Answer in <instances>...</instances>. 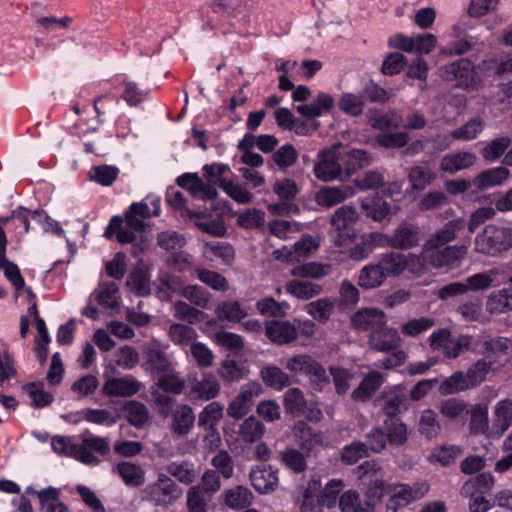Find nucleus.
Returning a JSON list of instances; mask_svg holds the SVG:
<instances>
[{
  "label": "nucleus",
  "mask_w": 512,
  "mask_h": 512,
  "mask_svg": "<svg viewBox=\"0 0 512 512\" xmlns=\"http://www.w3.org/2000/svg\"><path fill=\"white\" fill-rule=\"evenodd\" d=\"M378 237H382V235L378 233H370L369 235L362 237V240L359 243H356L349 249V257L356 261H361L369 257L374 248L373 242L376 241Z\"/></svg>",
  "instance_id": "61"
},
{
  "label": "nucleus",
  "mask_w": 512,
  "mask_h": 512,
  "mask_svg": "<svg viewBox=\"0 0 512 512\" xmlns=\"http://www.w3.org/2000/svg\"><path fill=\"white\" fill-rule=\"evenodd\" d=\"M386 276L379 263L365 265L359 273L358 285L364 289H374L380 287L385 281Z\"/></svg>",
  "instance_id": "31"
},
{
  "label": "nucleus",
  "mask_w": 512,
  "mask_h": 512,
  "mask_svg": "<svg viewBox=\"0 0 512 512\" xmlns=\"http://www.w3.org/2000/svg\"><path fill=\"white\" fill-rule=\"evenodd\" d=\"M356 329L370 331V333L387 323L385 313L378 308H364L357 311L352 319Z\"/></svg>",
  "instance_id": "19"
},
{
  "label": "nucleus",
  "mask_w": 512,
  "mask_h": 512,
  "mask_svg": "<svg viewBox=\"0 0 512 512\" xmlns=\"http://www.w3.org/2000/svg\"><path fill=\"white\" fill-rule=\"evenodd\" d=\"M358 212L352 205L339 207L331 217V225L337 232V245H343L346 241L356 237L355 223L358 220Z\"/></svg>",
  "instance_id": "8"
},
{
  "label": "nucleus",
  "mask_w": 512,
  "mask_h": 512,
  "mask_svg": "<svg viewBox=\"0 0 512 512\" xmlns=\"http://www.w3.org/2000/svg\"><path fill=\"white\" fill-rule=\"evenodd\" d=\"M181 494L178 485L164 473H159L157 480L143 490V498L156 506L172 504Z\"/></svg>",
  "instance_id": "6"
},
{
  "label": "nucleus",
  "mask_w": 512,
  "mask_h": 512,
  "mask_svg": "<svg viewBox=\"0 0 512 512\" xmlns=\"http://www.w3.org/2000/svg\"><path fill=\"white\" fill-rule=\"evenodd\" d=\"M485 122L481 117H473L462 126L454 129L457 141H471L476 139L484 130Z\"/></svg>",
  "instance_id": "48"
},
{
  "label": "nucleus",
  "mask_w": 512,
  "mask_h": 512,
  "mask_svg": "<svg viewBox=\"0 0 512 512\" xmlns=\"http://www.w3.org/2000/svg\"><path fill=\"white\" fill-rule=\"evenodd\" d=\"M444 77L455 81L457 87L469 88L476 83V73L473 63L467 58H460L444 67Z\"/></svg>",
  "instance_id": "12"
},
{
  "label": "nucleus",
  "mask_w": 512,
  "mask_h": 512,
  "mask_svg": "<svg viewBox=\"0 0 512 512\" xmlns=\"http://www.w3.org/2000/svg\"><path fill=\"white\" fill-rule=\"evenodd\" d=\"M161 212L160 198L147 196L140 202L132 203L124 213V217L115 215L104 232V236L111 239L113 236L121 244L136 243L137 249L142 252L148 244L143 233L147 227L145 222L150 217L159 216Z\"/></svg>",
  "instance_id": "1"
},
{
  "label": "nucleus",
  "mask_w": 512,
  "mask_h": 512,
  "mask_svg": "<svg viewBox=\"0 0 512 512\" xmlns=\"http://www.w3.org/2000/svg\"><path fill=\"white\" fill-rule=\"evenodd\" d=\"M387 430L386 438L391 445L399 446L407 441L406 425L397 418H389L384 422Z\"/></svg>",
  "instance_id": "51"
},
{
  "label": "nucleus",
  "mask_w": 512,
  "mask_h": 512,
  "mask_svg": "<svg viewBox=\"0 0 512 512\" xmlns=\"http://www.w3.org/2000/svg\"><path fill=\"white\" fill-rule=\"evenodd\" d=\"M369 456L368 447L364 442H352L341 450V460L347 465H352L360 459Z\"/></svg>",
  "instance_id": "63"
},
{
  "label": "nucleus",
  "mask_w": 512,
  "mask_h": 512,
  "mask_svg": "<svg viewBox=\"0 0 512 512\" xmlns=\"http://www.w3.org/2000/svg\"><path fill=\"white\" fill-rule=\"evenodd\" d=\"M250 481L260 494L273 492L279 484L278 470L271 465H259L250 471Z\"/></svg>",
  "instance_id": "17"
},
{
  "label": "nucleus",
  "mask_w": 512,
  "mask_h": 512,
  "mask_svg": "<svg viewBox=\"0 0 512 512\" xmlns=\"http://www.w3.org/2000/svg\"><path fill=\"white\" fill-rule=\"evenodd\" d=\"M319 246L318 241L311 235H303L292 246H283L274 251L275 258L285 262L300 261L311 255Z\"/></svg>",
  "instance_id": "13"
},
{
  "label": "nucleus",
  "mask_w": 512,
  "mask_h": 512,
  "mask_svg": "<svg viewBox=\"0 0 512 512\" xmlns=\"http://www.w3.org/2000/svg\"><path fill=\"white\" fill-rule=\"evenodd\" d=\"M477 157L474 153L461 151L446 154L440 161V169L449 174L470 168L475 164Z\"/></svg>",
  "instance_id": "24"
},
{
  "label": "nucleus",
  "mask_w": 512,
  "mask_h": 512,
  "mask_svg": "<svg viewBox=\"0 0 512 512\" xmlns=\"http://www.w3.org/2000/svg\"><path fill=\"white\" fill-rule=\"evenodd\" d=\"M253 499L252 492L244 486H236L224 492L225 504L233 509L248 507Z\"/></svg>",
  "instance_id": "41"
},
{
  "label": "nucleus",
  "mask_w": 512,
  "mask_h": 512,
  "mask_svg": "<svg viewBox=\"0 0 512 512\" xmlns=\"http://www.w3.org/2000/svg\"><path fill=\"white\" fill-rule=\"evenodd\" d=\"M123 411L127 421L135 426L142 427L149 419L147 407L138 401H128L123 406Z\"/></svg>",
  "instance_id": "47"
},
{
  "label": "nucleus",
  "mask_w": 512,
  "mask_h": 512,
  "mask_svg": "<svg viewBox=\"0 0 512 512\" xmlns=\"http://www.w3.org/2000/svg\"><path fill=\"white\" fill-rule=\"evenodd\" d=\"M38 499L40 503V512H55L62 504L60 501V491L54 487H47L39 491Z\"/></svg>",
  "instance_id": "64"
},
{
  "label": "nucleus",
  "mask_w": 512,
  "mask_h": 512,
  "mask_svg": "<svg viewBox=\"0 0 512 512\" xmlns=\"http://www.w3.org/2000/svg\"><path fill=\"white\" fill-rule=\"evenodd\" d=\"M224 405L219 401L210 402L198 416L199 427L214 430L223 417Z\"/></svg>",
  "instance_id": "32"
},
{
  "label": "nucleus",
  "mask_w": 512,
  "mask_h": 512,
  "mask_svg": "<svg viewBox=\"0 0 512 512\" xmlns=\"http://www.w3.org/2000/svg\"><path fill=\"white\" fill-rule=\"evenodd\" d=\"M357 469L359 478L366 485L364 491L366 505H369L371 512H374L375 506L381 502L385 493H388L390 486L386 485L383 470L375 461H365Z\"/></svg>",
  "instance_id": "4"
},
{
  "label": "nucleus",
  "mask_w": 512,
  "mask_h": 512,
  "mask_svg": "<svg viewBox=\"0 0 512 512\" xmlns=\"http://www.w3.org/2000/svg\"><path fill=\"white\" fill-rule=\"evenodd\" d=\"M321 483L317 480H311L303 493V500L300 506V512H322L326 507L320 495Z\"/></svg>",
  "instance_id": "30"
},
{
  "label": "nucleus",
  "mask_w": 512,
  "mask_h": 512,
  "mask_svg": "<svg viewBox=\"0 0 512 512\" xmlns=\"http://www.w3.org/2000/svg\"><path fill=\"white\" fill-rule=\"evenodd\" d=\"M220 393V383L212 373H203L200 379L190 383V394L204 401L216 398Z\"/></svg>",
  "instance_id": "20"
},
{
  "label": "nucleus",
  "mask_w": 512,
  "mask_h": 512,
  "mask_svg": "<svg viewBox=\"0 0 512 512\" xmlns=\"http://www.w3.org/2000/svg\"><path fill=\"white\" fill-rule=\"evenodd\" d=\"M435 177V173L427 165H416L410 169L408 174L411 187L417 191L424 190Z\"/></svg>",
  "instance_id": "45"
},
{
  "label": "nucleus",
  "mask_w": 512,
  "mask_h": 512,
  "mask_svg": "<svg viewBox=\"0 0 512 512\" xmlns=\"http://www.w3.org/2000/svg\"><path fill=\"white\" fill-rule=\"evenodd\" d=\"M23 389L27 392L32 405L36 408L46 407L54 401V396L43 389L42 383H29L26 384Z\"/></svg>",
  "instance_id": "57"
},
{
  "label": "nucleus",
  "mask_w": 512,
  "mask_h": 512,
  "mask_svg": "<svg viewBox=\"0 0 512 512\" xmlns=\"http://www.w3.org/2000/svg\"><path fill=\"white\" fill-rule=\"evenodd\" d=\"M470 430L474 434H485L489 430L488 406L476 404L471 410Z\"/></svg>",
  "instance_id": "52"
},
{
  "label": "nucleus",
  "mask_w": 512,
  "mask_h": 512,
  "mask_svg": "<svg viewBox=\"0 0 512 512\" xmlns=\"http://www.w3.org/2000/svg\"><path fill=\"white\" fill-rule=\"evenodd\" d=\"M257 310L263 316L282 317L290 309L287 302H277L272 297H265L256 303Z\"/></svg>",
  "instance_id": "59"
},
{
  "label": "nucleus",
  "mask_w": 512,
  "mask_h": 512,
  "mask_svg": "<svg viewBox=\"0 0 512 512\" xmlns=\"http://www.w3.org/2000/svg\"><path fill=\"white\" fill-rule=\"evenodd\" d=\"M293 435L303 449H310L319 442L320 436L306 422L298 421L293 427Z\"/></svg>",
  "instance_id": "56"
},
{
  "label": "nucleus",
  "mask_w": 512,
  "mask_h": 512,
  "mask_svg": "<svg viewBox=\"0 0 512 512\" xmlns=\"http://www.w3.org/2000/svg\"><path fill=\"white\" fill-rule=\"evenodd\" d=\"M368 345L377 352H390L400 348L401 337L396 329L388 327L386 323L369 334Z\"/></svg>",
  "instance_id": "15"
},
{
  "label": "nucleus",
  "mask_w": 512,
  "mask_h": 512,
  "mask_svg": "<svg viewBox=\"0 0 512 512\" xmlns=\"http://www.w3.org/2000/svg\"><path fill=\"white\" fill-rule=\"evenodd\" d=\"M404 254L391 251L380 255L378 263L386 278L388 276H399L404 272Z\"/></svg>",
  "instance_id": "39"
},
{
  "label": "nucleus",
  "mask_w": 512,
  "mask_h": 512,
  "mask_svg": "<svg viewBox=\"0 0 512 512\" xmlns=\"http://www.w3.org/2000/svg\"><path fill=\"white\" fill-rule=\"evenodd\" d=\"M115 470L128 486L138 487L145 482V471L137 464L132 462H120L115 467Z\"/></svg>",
  "instance_id": "33"
},
{
  "label": "nucleus",
  "mask_w": 512,
  "mask_h": 512,
  "mask_svg": "<svg viewBox=\"0 0 512 512\" xmlns=\"http://www.w3.org/2000/svg\"><path fill=\"white\" fill-rule=\"evenodd\" d=\"M195 415L189 405H180L172 414V430L179 436L187 435L194 426Z\"/></svg>",
  "instance_id": "29"
},
{
  "label": "nucleus",
  "mask_w": 512,
  "mask_h": 512,
  "mask_svg": "<svg viewBox=\"0 0 512 512\" xmlns=\"http://www.w3.org/2000/svg\"><path fill=\"white\" fill-rule=\"evenodd\" d=\"M165 470L179 482L186 485L193 483L197 478V472L193 464L186 461L170 462L166 465Z\"/></svg>",
  "instance_id": "46"
},
{
  "label": "nucleus",
  "mask_w": 512,
  "mask_h": 512,
  "mask_svg": "<svg viewBox=\"0 0 512 512\" xmlns=\"http://www.w3.org/2000/svg\"><path fill=\"white\" fill-rule=\"evenodd\" d=\"M220 188L234 201L239 204H248L252 202L253 195L243 185L232 182L228 179H221Z\"/></svg>",
  "instance_id": "60"
},
{
  "label": "nucleus",
  "mask_w": 512,
  "mask_h": 512,
  "mask_svg": "<svg viewBox=\"0 0 512 512\" xmlns=\"http://www.w3.org/2000/svg\"><path fill=\"white\" fill-rule=\"evenodd\" d=\"M215 313L220 320L240 322L247 316V311L238 301H223L216 306Z\"/></svg>",
  "instance_id": "42"
},
{
  "label": "nucleus",
  "mask_w": 512,
  "mask_h": 512,
  "mask_svg": "<svg viewBox=\"0 0 512 512\" xmlns=\"http://www.w3.org/2000/svg\"><path fill=\"white\" fill-rule=\"evenodd\" d=\"M420 239V227L406 221L401 222L392 234L385 236L386 244L399 250H407L416 247Z\"/></svg>",
  "instance_id": "10"
},
{
  "label": "nucleus",
  "mask_w": 512,
  "mask_h": 512,
  "mask_svg": "<svg viewBox=\"0 0 512 512\" xmlns=\"http://www.w3.org/2000/svg\"><path fill=\"white\" fill-rule=\"evenodd\" d=\"M361 207L367 217L374 221H382L390 213V205L379 196L366 197L361 200Z\"/></svg>",
  "instance_id": "40"
},
{
  "label": "nucleus",
  "mask_w": 512,
  "mask_h": 512,
  "mask_svg": "<svg viewBox=\"0 0 512 512\" xmlns=\"http://www.w3.org/2000/svg\"><path fill=\"white\" fill-rule=\"evenodd\" d=\"M384 375L377 370L368 372L359 386L352 392V398L356 401H364L383 384Z\"/></svg>",
  "instance_id": "28"
},
{
  "label": "nucleus",
  "mask_w": 512,
  "mask_h": 512,
  "mask_svg": "<svg viewBox=\"0 0 512 512\" xmlns=\"http://www.w3.org/2000/svg\"><path fill=\"white\" fill-rule=\"evenodd\" d=\"M428 490L429 485L426 483H416L412 486L408 484L390 486L388 490L390 498L386 505L387 510L397 512L398 508L423 498Z\"/></svg>",
  "instance_id": "7"
},
{
  "label": "nucleus",
  "mask_w": 512,
  "mask_h": 512,
  "mask_svg": "<svg viewBox=\"0 0 512 512\" xmlns=\"http://www.w3.org/2000/svg\"><path fill=\"white\" fill-rule=\"evenodd\" d=\"M467 225V220L456 217L446 222L442 227L433 232L423 244V252L428 253L434 248H440L457 239Z\"/></svg>",
  "instance_id": "9"
},
{
  "label": "nucleus",
  "mask_w": 512,
  "mask_h": 512,
  "mask_svg": "<svg viewBox=\"0 0 512 512\" xmlns=\"http://www.w3.org/2000/svg\"><path fill=\"white\" fill-rule=\"evenodd\" d=\"M364 105L365 101L361 93H344L339 100V108L350 116L362 114Z\"/></svg>",
  "instance_id": "62"
},
{
  "label": "nucleus",
  "mask_w": 512,
  "mask_h": 512,
  "mask_svg": "<svg viewBox=\"0 0 512 512\" xmlns=\"http://www.w3.org/2000/svg\"><path fill=\"white\" fill-rule=\"evenodd\" d=\"M356 189L352 185L322 187L316 194V202L325 208L336 206L353 197Z\"/></svg>",
  "instance_id": "18"
},
{
  "label": "nucleus",
  "mask_w": 512,
  "mask_h": 512,
  "mask_svg": "<svg viewBox=\"0 0 512 512\" xmlns=\"http://www.w3.org/2000/svg\"><path fill=\"white\" fill-rule=\"evenodd\" d=\"M306 400L298 388H290L284 394V407L293 416H301L305 412Z\"/></svg>",
  "instance_id": "54"
},
{
  "label": "nucleus",
  "mask_w": 512,
  "mask_h": 512,
  "mask_svg": "<svg viewBox=\"0 0 512 512\" xmlns=\"http://www.w3.org/2000/svg\"><path fill=\"white\" fill-rule=\"evenodd\" d=\"M265 384L275 390H282L290 384L289 376L276 366H268L261 370Z\"/></svg>",
  "instance_id": "53"
},
{
  "label": "nucleus",
  "mask_w": 512,
  "mask_h": 512,
  "mask_svg": "<svg viewBox=\"0 0 512 512\" xmlns=\"http://www.w3.org/2000/svg\"><path fill=\"white\" fill-rule=\"evenodd\" d=\"M167 334L172 343L182 348L191 346L197 338V332L193 327L180 323L171 324Z\"/></svg>",
  "instance_id": "34"
},
{
  "label": "nucleus",
  "mask_w": 512,
  "mask_h": 512,
  "mask_svg": "<svg viewBox=\"0 0 512 512\" xmlns=\"http://www.w3.org/2000/svg\"><path fill=\"white\" fill-rule=\"evenodd\" d=\"M470 388L472 387L466 374L461 371H457L441 383L439 386V392L442 395H451Z\"/></svg>",
  "instance_id": "49"
},
{
  "label": "nucleus",
  "mask_w": 512,
  "mask_h": 512,
  "mask_svg": "<svg viewBox=\"0 0 512 512\" xmlns=\"http://www.w3.org/2000/svg\"><path fill=\"white\" fill-rule=\"evenodd\" d=\"M510 249L512 225L506 222L488 224L474 238V252L486 257L497 258Z\"/></svg>",
  "instance_id": "3"
},
{
  "label": "nucleus",
  "mask_w": 512,
  "mask_h": 512,
  "mask_svg": "<svg viewBox=\"0 0 512 512\" xmlns=\"http://www.w3.org/2000/svg\"><path fill=\"white\" fill-rule=\"evenodd\" d=\"M371 162V155L362 149L345 152H340L337 148L325 149L318 154L313 172L318 180L324 182L344 181Z\"/></svg>",
  "instance_id": "2"
},
{
  "label": "nucleus",
  "mask_w": 512,
  "mask_h": 512,
  "mask_svg": "<svg viewBox=\"0 0 512 512\" xmlns=\"http://www.w3.org/2000/svg\"><path fill=\"white\" fill-rule=\"evenodd\" d=\"M509 175V170L503 166L489 168L479 173L473 179V185L478 190L484 191L502 185Z\"/></svg>",
  "instance_id": "25"
},
{
  "label": "nucleus",
  "mask_w": 512,
  "mask_h": 512,
  "mask_svg": "<svg viewBox=\"0 0 512 512\" xmlns=\"http://www.w3.org/2000/svg\"><path fill=\"white\" fill-rule=\"evenodd\" d=\"M494 415L493 430L500 436L512 425V400L499 401L495 406Z\"/></svg>",
  "instance_id": "35"
},
{
  "label": "nucleus",
  "mask_w": 512,
  "mask_h": 512,
  "mask_svg": "<svg viewBox=\"0 0 512 512\" xmlns=\"http://www.w3.org/2000/svg\"><path fill=\"white\" fill-rule=\"evenodd\" d=\"M285 367L294 373H304L315 390L322 391L330 383L325 368L309 355H295L287 360Z\"/></svg>",
  "instance_id": "5"
},
{
  "label": "nucleus",
  "mask_w": 512,
  "mask_h": 512,
  "mask_svg": "<svg viewBox=\"0 0 512 512\" xmlns=\"http://www.w3.org/2000/svg\"><path fill=\"white\" fill-rule=\"evenodd\" d=\"M332 271V265L328 263L309 262L295 266L291 270V275L299 278L321 279L329 275Z\"/></svg>",
  "instance_id": "36"
},
{
  "label": "nucleus",
  "mask_w": 512,
  "mask_h": 512,
  "mask_svg": "<svg viewBox=\"0 0 512 512\" xmlns=\"http://www.w3.org/2000/svg\"><path fill=\"white\" fill-rule=\"evenodd\" d=\"M262 393V386L257 382H249L241 386L238 395L228 406L227 414L235 419H241L250 411L253 401Z\"/></svg>",
  "instance_id": "11"
},
{
  "label": "nucleus",
  "mask_w": 512,
  "mask_h": 512,
  "mask_svg": "<svg viewBox=\"0 0 512 512\" xmlns=\"http://www.w3.org/2000/svg\"><path fill=\"white\" fill-rule=\"evenodd\" d=\"M335 308V302L329 298H320L308 303L305 311L316 321L325 323Z\"/></svg>",
  "instance_id": "44"
},
{
  "label": "nucleus",
  "mask_w": 512,
  "mask_h": 512,
  "mask_svg": "<svg viewBox=\"0 0 512 512\" xmlns=\"http://www.w3.org/2000/svg\"><path fill=\"white\" fill-rule=\"evenodd\" d=\"M479 345L481 347L480 352L484 355L483 358H486L488 361H493V364H495L499 357L508 353L511 341L509 338L503 336H486L482 337L479 341Z\"/></svg>",
  "instance_id": "23"
},
{
  "label": "nucleus",
  "mask_w": 512,
  "mask_h": 512,
  "mask_svg": "<svg viewBox=\"0 0 512 512\" xmlns=\"http://www.w3.org/2000/svg\"><path fill=\"white\" fill-rule=\"evenodd\" d=\"M143 387L142 383L132 375L109 378L102 387L104 395L109 397H131Z\"/></svg>",
  "instance_id": "16"
},
{
  "label": "nucleus",
  "mask_w": 512,
  "mask_h": 512,
  "mask_svg": "<svg viewBox=\"0 0 512 512\" xmlns=\"http://www.w3.org/2000/svg\"><path fill=\"white\" fill-rule=\"evenodd\" d=\"M334 106V99L330 94L321 92L311 104L297 106V112L308 118H315L329 112Z\"/></svg>",
  "instance_id": "27"
},
{
  "label": "nucleus",
  "mask_w": 512,
  "mask_h": 512,
  "mask_svg": "<svg viewBox=\"0 0 512 512\" xmlns=\"http://www.w3.org/2000/svg\"><path fill=\"white\" fill-rule=\"evenodd\" d=\"M511 144V138L508 136L495 138L481 149V156L487 161L499 159Z\"/></svg>",
  "instance_id": "55"
},
{
  "label": "nucleus",
  "mask_w": 512,
  "mask_h": 512,
  "mask_svg": "<svg viewBox=\"0 0 512 512\" xmlns=\"http://www.w3.org/2000/svg\"><path fill=\"white\" fill-rule=\"evenodd\" d=\"M382 410L389 418H395L408 408V399L404 388L395 386L383 395Z\"/></svg>",
  "instance_id": "22"
},
{
  "label": "nucleus",
  "mask_w": 512,
  "mask_h": 512,
  "mask_svg": "<svg viewBox=\"0 0 512 512\" xmlns=\"http://www.w3.org/2000/svg\"><path fill=\"white\" fill-rule=\"evenodd\" d=\"M266 336L274 343L283 345L296 340L298 331L289 321L274 320L266 325Z\"/></svg>",
  "instance_id": "21"
},
{
  "label": "nucleus",
  "mask_w": 512,
  "mask_h": 512,
  "mask_svg": "<svg viewBox=\"0 0 512 512\" xmlns=\"http://www.w3.org/2000/svg\"><path fill=\"white\" fill-rule=\"evenodd\" d=\"M271 159L280 171L286 172L296 163L298 152L293 145L285 144L273 152Z\"/></svg>",
  "instance_id": "43"
},
{
  "label": "nucleus",
  "mask_w": 512,
  "mask_h": 512,
  "mask_svg": "<svg viewBox=\"0 0 512 512\" xmlns=\"http://www.w3.org/2000/svg\"><path fill=\"white\" fill-rule=\"evenodd\" d=\"M510 288L492 292L486 300V310L490 314H503L512 311V276L509 278Z\"/></svg>",
  "instance_id": "26"
},
{
  "label": "nucleus",
  "mask_w": 512,
  "mask_h": 512,
  "mask_svg": "<svg viewBox=\"0 0 512 512\" xmlns=\"http://www.w3.org/2000/svg\"><path fill=\"white\" fill-rule=\"evenodd\" d=\"M264 432V424L256 417L250 416L239 426L238 437L245 443H254L263 436Z\"/></svg>",
  "instance_id": "38"
},
{
  "label": "nucleus",
  "mask_w": 512,
  "mask_h": 512,
  "mask_svg": "<svg viewBox=\"0 0 512 512\" xmlns=\"http://www.w3.org/2000/svg\"><path fill=\"white\" fill-rule=\"evenodd\" d=\"M466 245H444L427 254L429 263L435 268L452 267L467 254Z\"/></svg>",
  "instance_id": "14"
},
{
  "label": "nucleus",
  "mask_w": 512,
  "mask_h": 512,
  "mask_svg": "<svg viewBox=\"0 0 512 512\" xmlns=\"http://www.w3.org/2000/svg\"><path fill=\"white\" fill-rule=\"evenodd\" d=\"M339 508L341 512H371L366 501H363L359 493L354 490H347L340 496Z\"/></svg>",
  "instance_id": "50"
},
{
  "label": "nucleus",
  "mask_w": 512,
  "mask_h": 512,
  "mask_svg": "<svg viewBox=\"0 0 512 512\" xmlns=\"http://www.w3.org/2000/svg\"><path fill=\"white\" fill-rule=\"evenodd\" d=\"M285 288L289 294L303 300L311 299L322 292L321 285L297 279L287 282Z\"/></svg>",
  "instance_id": "37"
},
{
  "label": "nucleus",
  "mask_w": 512,
  "mask_h": 512,
  "mask_svg": "<svg viewBox=\"0 0 512 512\" xmlns=\"http://www.w3.org/2000/svg\"><path fill=\"white\" fill-rule=\"evenodd\" d=\"M492 366L493 361L481 358L468 368L466 376L472 388L485 381L486 376L492 370Z\"/></svg>",
  "instance_id": "58"
}]
</instances>
